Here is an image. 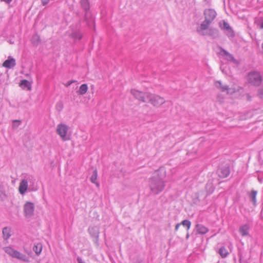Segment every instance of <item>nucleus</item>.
Instances as JSON below:
<instances>
[{
	"instance_id": "nucleus-31",
	"label": "nucleus",
	"mask_w": 263,
	"mask_h": 263,
	"mask_svg": "<svg viewBox=\"0 0 263 263\" xmlns=\"http://www.w3.org/2000/svg\"><path fill=\"white\" fill-rule=\"evenodd\" d=\"M181 224L183 226L186 227L187 230H189L191 227V222L188 220H184L182 221Z\"/></svg>"
},
{
	"instance_id": "nucleus-3",
	"label": "nucleus",
	"mask_w": 263,
	"mask_h": 263,
	"mask_svg": "<svg viewBox=\"0 0 263 263\" xmlns=\"http://www.w3.org/2000/svg\"><path fill=\"white\" fill-rule=\"evenodd\" d=\"M3 249L6 253L13 258H17L26 262H30V259L29 257L14 249L12 247H6L4 248Z\"/></svg>"
},
{
	"instance_id": "nucleus-34",
	"label": "nucleus",
	"mask_w": 263,
	"mask_h": 263,
	"mask_svg": "<svg viewBox=\"0 0 263 263\" xmlns=\"http://www.w3.org/2000/svg\"><path fill=\"white\" fill-rule=\"evenodd\" d=\"M77 260L79 263H85L80 257H78Z\"/></svg>"
},
{
	"instance_id": "nucleus-16",
	"label": "nucleus",
	"mask_w": 263,
	"mask_h": 263,
	"mask_svg": "<svg viewBox=\"0 0 263 263\" xmlns=\"http://www.w3.org/2000/svg\"><path fill=\"white\" fill-rule=\"evenodd\" d=\"M230 173V169L228 166L220 168L217 171L218 176L221 178L227 177L229 175Z\"/></svg>"
},
{
	"instance_id": "nucleus-11",
	"label": "nucleus",
	"mask_w": 263,
	"mask_h": 263,
	"mask_svg": "<svg viewBox=\"0 0 263 263\" xmlns=\"http://www.w3.org/2000/svg\"><path fill=\"white\" fill-rule=\"evenodd\" d=\"M211 22L204 20L203 22L200 24V25L197 28V32L201 35H205L208 34L205 31L208 29Z\"/></svg>"
},
{
	"instance_id": "nucleus-38",
	"label": "nucleus",
	"mask_w": 263,
	"mask_h": 263,
	"mask_svg": "<svg viewBox=\"0 0 263 263\" xmlns=\"http://www.w3.org/2000/svg\"><path fill=\"white\" fill-rule=\"evenodd\" d=\"M209 31H212L215 34H217V30L216 29H210Z\"/></svg>"
},
{
	"instance_id": "nucleus-37",
	"label": "nucleus",
	"mask_w": 263,
	"mask_h": 263,
	"mask_svg": "<svg viewBox=\"0 0 263 263\" xmlns=\"http://www.w3.org/2000/svg\"><path fill=\"white\" fill-rule=\"evenodd\" d=\"M2 1L5 2L7 4H10L12 0H1Z\"/></svg>"
},
{
	"instance_id": "nucleus-14",
	"label": "nucleus",
	"mask_w": 263,
	"mask_h": 263,
	"mask_svg": "<svg viewBox=\"0 0 263 263\" xmlns=\"http://www.w3.org/2000/svg\"><path fill=\"white\" fill-rule=\"evenodd\" d=\"M88 232L91 237L95 239V241L97 242L99 239V228L97 226L91 227L88 229Z\"/></svg>"
},
{
	"instance_id": "nucleus-26",
	"label": "nucleus",
	"mask_w": 263,
	"mask_h": 263,
	"mask_svg": "<svg viewBox=\"0 0 263 263\" xmlns=\"http://www.w3.org/2000/svg\"><path fill=\"white\" fill-rule=\"evenodd\" d=\"M257 191H252V192L250 193L249 195L250 198L251 199V201L253 202L254 204H255L256 202V195H257Z\"/></svg>"
},
{
	"instance_id": "nucleus-44",
	"label": "nucleus",
	"mask_w": 263,
	"mask_h": 263,
	"mask_svg": "<svg viewBox=\"0 0 263 263\" xmlns=\"http://www.w3.org/2000/svg\"><path fill=\"white\" fill-rule=\"evenodd\" d=\"M248 99L249 100V95H248Z\"/></svg>"
},
{
	"instance_id": "nucleus-1",
	"label": "nucleus",
	"mask_w": 263,
	"mask_h": 263,
	"mask_svg": "<svg viewBox=\"0 0 263 263\" xmlns=\"http://www.w3.org/2000/svg\"><path fill=\"white\" fill-rule=\"evenodd\" d=\"M35 179L31 176H26L21 180L18 186V192L20 194L23 195L28 191L29 192H34L37 190V187L34 186Z\"/></svg>"
},
{
	"instance_id": "nucleus-24",
	"label": "nucleus",
	"mask_w": 263,
	"mask_h": 263,
	"mask_svg": "<svg viewBox=\"0 0 263 263\" xmlns=\"http://www.w3.org/2000/svg\"><path fill=\"white\" fill-rule=\"evenodd\" d=\"M3 234L4 239H8L11 236L10 229L7 227L4 228L3 230Z\"/></svg>"
},
{
	"instance_id": "nucleus-25",
	"label": "nucleus",
	"mask_w": 263,
	"mask_h": 263,
	"mask_svg": "<svg viewBox=\"0 0 263 263\" xmlns=\"http://www.w3.org/2000/svg\"><path fill=\"white\" fill-rule=\"evenodd\" d=\"M33 250L36 253V255H39L42 252V246L41 243H37L35 245L33 248Z\"/></svg>"
},
{
	"instance_id": "nucleus-13",
	"label": "nucleus",
	"mask_w": 263,
	"mask_h": 263,
	"mask_svg": "<svg viewBox=\"0 0 263 263\" xmlns=\"http://www.w3.org/2000/svg\"><path fill=\"white\" fill-rule=\"evenodd\" d=\"M204 15L205 20L212 23L216 17L217 14L214 10L209 9L204 11Z\"/></svg>"
},
{
	"instance_id": "nucleus-45",
	"label": "nucleus",
	"mask_w": 263,
	"mask_h": 263,
	"mask_svg": "<svg viewBox=\"0 0 263 263\" xmlns=\"http://www.w3.org/2000/svg\"><path fill=\"white\" fill-rule=\"evenodd\" d=\"M262 94H263V92L262 93Z\"/></svg>"
},
{
	"instance_id": "nucleus-18",
	"label": "nucleus",
	"mask_w": 263,
	"mask_h": 263,
	"mask_svg": "<svg viewBox=\"0 0 263 263\" xmlns=\"http://www.w3.org/2000/svg\"><path fill=\"white\" fill-rule=\"evenodd\" d=\"M196 228L197 233L201 235L205 234L209 232V229L201 224H197Z\"/></svg>"
},
{
	"instance_id": "nucleus-30",
	"label": "nucleus",
	"mask_w": 263,
	"mask_h": 263,
	"mask_svg": "<svg viewBox=\"0 0 263 263\" xmlns=\"http://www.w3.org/2000/svg\"><path fill=\"white\" fill-rule=\"evenodd\" d=\"M21 121L18 120H13L12 122V127L13 129H16L21 124Z\"/></svg>"
},
{
	"instance_id": "nucleus-33",
	"label": "nucleus",
	"mask_w": 263,
	"mask_h": 263,
	"mask_svg": "<svg viewBox=\"0 0 263 263\" xmlns=\"http://www.w3.org/2000/svg\"><path fill=\"white\" fill-rule=\"evenodd\" d=\"M0 197L2 200H4L6 198V195L3 191H0Z\"/></svg>"
},
{
	"instance_id": "nucleus-41",
	"label": "nucleus",
	"mask_w": 263,
	"mask_h": 263,
	"mask_svg": "<svg viewBox=\"0 0 263 263\" xmlns=\"http://www.w3.org/2000/svg\"><path fill=\"white\" fill-rule=\"evenodd\" d=\"M220 69H221V70L222 71V72L223 73H226V72H225V71H224V69L223 68L222 66H220Z\"/></svg>"
},
{
	"instance_id": "nucleus-8",
	"label": "nucleus",
	"mask_w": 263,
	"mask_h": 263,
	"mask_svg": "<svg viewBox=\"0 0 263 263\" xmlns=\"http://www.w3.org/2000/svg\"><path fill=\"white\" fill-rule=\"evenodd\" d=\"M69 127L67 125L61 123L57 125V133L60 136L63 141H66L69 139V137L67 136Z\"/></svg>"
},
{
	"instance_id": "nucleus-5",
	"label": "nucleus",
	"mask_w": 263,
	"mask_h": 263,
	"mask_svg": "<svg viewBox=\"0 0 263 263\" xmlns=\"http://www.w3.org/2000/svg\"><path fill=\"white\" fill-rule=\"evenodd\" d=\"M215 86L218 88L220 89L222 91H227L228 95H232L237 91H239L241 89V87L236 85H233L231 87H229L227 85H222L220 81H217L215 83Z\"/></svg>"
},
{
	"instance_id": "nucleus-10",
	"label": "nucleus",
	"mask_w": 263,
	"mask_h": 263,
	"mask_svg": "<svg viewBox=\"0 0 263 263\" xmlns=\"http://www.w3.org/2000/svg\"><path fill=\"white\" fill-rule=\"evenodd\" d=\"M131 93L137 99L143 102H147L148 98L146 97L145 95L149 93V92H143L136 89H132L131 90Z\"/></svg>"
},
{
	"instance_id": "nucleus-2",
	"label": "nucleus",
	"mask_w": 263,
	"mask_h": 263,
	"mask_svg": "<svg viewBox=\"0 0 263 263\" xmlns=\"http://www.w3.org/2000/svg\"><path fill=\"white\" fill-rule=\"evenodd\" d=\"M165 183L162 177L156 173L149 180V186L152 193L157 195L162 192L165 187Z\"/></svg>"
},
{
	"instance_id": "nucleus-9",
	"label": "nucleus",
	"mask_w": 263,
	"mask_h": 263,
	"mask_svg": "<svg viewBox=\"0 0 263 263\" xmlns=\"http://www.w3.org/2000/svg\"><path fill=\"white\" fill-rule=\"evenodd\" d=\"M220 28L224 30V33L229 37H233L234 33L229 24L225 21L219 23Z\"/></svg>"
},
{
	"instance_id": "nucleus-36",
	"label": "nucleus",
	"mask_w": 263,
	"mask_h": 263,
	"mask_svg": "<svg viewBox=\"0 0 263 263\" xmlns=\"http://www.w3.org/2000/svg\"><path fill=\"white\" fill-rule=\"evenodd\" d=\"M180 225H181V223H178V224H177L176 225V226H175V231H177L179 229Z\"/></svg>"
},
{
	"instance_id": "nucleus-21",
	"label": "nucleus",
	"mask_w": 263,
	"mask_h": 263,
	"mask_svg": "<svg viewBox=\"0 0 263 263\" xmlns=\"http://www.w3.org/2000/svg\"><path fill=\"white\" fill-rule=\"evenodd\" d=\"M20 86L24 89L27 88L28 90H31V84L26 80L21 81Z\"/></svg>"
},
{
	"instance_id": "nucleus-29",
	"label": "nucleus",
	"mask_w": 263,
	"mask_h": 263,
	"mask_svg": "<svg viewBox=\"0 0 263 263\" xmlns=\"http://www.w3.org/2000/svg\"><path fill=\"white\" fill-rule=\"evenodd\" d=\"M255 23L260 29H263V17H261L257 20L255 21Z\"/></svg>"
},
{
	"instance_id": "nucleus-28",
	"label": "nucleus",
	"mask_w": 263,
	"mask_h": 263,
	"mask_svg": "<svg viewBox=\"0 0 263 263\" xmlns=\"http://www.w3.org/2000/svg\"><path fill=\"white\" fill-rule=\"evenodd\" d=\"M219 253L222 257H225L228 255V251L224 247H221L220 248Z\"/></svg>"
},
{
	"instance_id": "nucleus-35",
	"label": "nucleus",
	"mask_w": 263,
	"mask_h": 263,
	"mask_svg": "<svg viewBox=\"0 0 263 263\" xmlns=\"http://www.w3.org/2000/svg\"><path fill=\"white\" fill-rule=\"evenodd\" d=\"M49 1L50 0H41L42 3L44 6L47 4L49 3Z\"/></svg>"
},
{
	"instance_id": "nucleus-22",
	"label": "nucleus",
	"mask_w": 263,
	"mask_h": 263,
	"mask_svg": "<svg viewBox=\"0 0 263 263\" xmlns=\"http://www.w3.org/2000/svg\"><path fill=\"white\" fill-rule=\"evenodd\" d=\"M98 177L97 171L95 170L90 177V181L92 183L96 184L97 186H99V183L97 181Z\"/></svg>"
},
{
	"instance_id": "nucleus-7",
	"label": "nucleus",
	"mask_w": 263,
	"mask_h": 263,
	"mask_svg": "<svg viewBox=\"0 0 263 263\" xmlns=\"http://www.w3.org/2000/svg\"><path fill=\"white\" fill-rule=\"evenodd\" d=\"M35 205L34 203L27 201L23 205L24 216L27 219L31 218L34 214Z\"/></svg>"
},
{
	"instance_id": "nucleus-39",
	"label": "nucleus",
	"mask_w": 263,
	"mask_h": 263,
	"mask_svg": "<svg viewBox=\"0 0 263 263\" xmlns=\"http://www.w3.org/2000/svg\"><path fill=\"white\" fill-rule=\"evenodd\" d=\"M204 1V2L207 4V5H209L210 3V2H211V0H203Z\"/></svg>"
},
{
	"instance_id": "nucleus-19",
	"label": "nucleus",
	"mask_w": 263,
	"mask_h": 263,
	"mask_svg": "<svg viewBox=\"0 0 263 263\" xmlns=\"http://www.w3.org/2000/svg\"><path fill=\"white\" fill-rule=\"evenodd\" d=\"M80 3H81L82 8L84 9V10L86 12H87L89 11V8H90L89 1L88 0H81Z\"/></svg>"
},
{
	"instance_id": "nucleus-23",
	"label": "nucleus",
	"mask_w": 263,
	"mask_h": 263,
	"mask_svg": "<svg viewBox=\"0 0 263 263\" xmlns=\"http://www.w3.org/2000/svg\"><path fill=\"white\" fill-rule=\"evenodd\" d=\"M88 90L87 85L85 84H82L80 87L79 90H78V93L80 95H83L86 93Z\"/></svg>"
},
{
	"instance_id": "nucleus-32",
	"label": "nucleus",
	"mask_w": 263,
	"mask_h": 263,
	"mask_svg": "<svg viewBox=\"0 0 263 263\" xmlns=\"http://www.w3.org/2000/svg\"><path fill=\"white\" fill-rule=\"evenodd\" d=\"M56 108L59 111H61L63 108V103L61 102H58L56 105Z\"/></svg>"
},
{
	"instance_id": "nucleus-12",
	"label": "nucleus",
	"mask_w": 263,
	"mask_h": 263,
	"mask_svg": "<svg viewBox=\"0 0 263 263\" xmlns=\"http://www.w3.org/2000/svg\"><path fill=\"white\" fill-rule=\"evenodd\" d=\"M219 53L227 61L236 64L238 63L237 61L234 58L233 55L226 50L221 49Z\"/></svg>"
},
{
	"instance_id": "nucleus-15",
	"label": "nucleus",
	"mask_w": 263,
	"mask_h": 263,
	"mask_svg": "<svg viewBox=\"0 0 263 263\" xmlns=\"http://www.w3.org/2000/svg\"><path fill=\"white\" fill-rule=\"evenodd\" d=\"M16 65L15 60L9 56L7 60H6L3 64V66L9 69L14 67Z\"/></svg>"
},
{
	"instance_id": "nucleus-43",
	"label": "nucleus",
	"mask_w": 263,
	"mask_h": 263,
	"mask_svg": "<svg viewBox=\"0 0 263 263\" xmlns=\"http://www.w3.org/2000/svg\"><path fill=\"white\" fill-rule=\"evenodd\" d=\"M87 24H88V26H90V24L88 22H87Z\"/></svg>"
},
{
	"instance_id": "nucleus-6",
	"label": "nucleus",
	"mask_w": 263,
	"mask_h": 263,
	"mask_svg": "<svg viewBox=\"0 0 263 263\" xmlns=\"http://www.w3.org/2000/svg\"><path fill=\"white\" fill-rule=\"evenodd\" d=\"M145 95L148 98L147 102L151 103L154 106H160L165 102L164 99L159 96L151 93L146 94Z\"/></svg>"
},
{
	"instance_id": "nucleus-17",
	"label": "nucleus",
	"mask_w": 263,
	"mask_h": 263,
	"mask_svg": "<svg viewBox=\"0 0 263 263\" xmlns=\"http://www.w3.org/2000/svg\"><path fill=\"white\" fill-rule=\"evenodd\" d=\"M250 227L248 224L241 226L239 229V232L242 237L249 235Z\"/></svg>"
},
{
	"instance_id": "nucleus-40",
	"label": "nucleus",
	"mask_w": 263,
	"mask_h": 263,
	"mask_svg": "<svg viewBox=\"0 0 263 263\" xmlns=\"http://www.w3.org/2000/svg\"><path fill=\"white\" fill-rule=\"evenodd\" d=\"M72 82H73L72 81H69V82H68L66 84V86L67 87L70 86L72 83Z\"/></svg>"
},
{
	"instance_id": "nucleus-4",
	"label": "nucleus",
	"mask_w": 263,
	"mask_h": 263,
	"mask_svg": "<svg viewBox=\"0 0 263 263\" xmlns=\"http://www.w3.org/2000/svg\"><path fill=\"white\" fill-rule=\"evenodd\" d=\"M247 81L252 85L259 86L261 83L262 77L259 72L252 71L248 74Z\"/></svg>"
},
{
	"instance_id": "nucleus-27",
	"label": "nucleus",
	"mask_w": 263,
	"mask_h": 263,
	"mask_svg": "<svg viewBox=\"0 0 263 263\" xmlns=\"http://www.w3.org/2000/svg\"><path fill=\"white\" fill-rule=\"evenodd\" d=\"M40 42V36L37 34H34L31 39V42L34 45H37Z\"/></svg>"
},
{
	"instance_id": "nucleus-42",
	"label": "nucleus",
	"mask_w": 263,
	"mask_h": 263,
	"mask_svg": "<svg viewBox=\"0 0 263 263\" xmlns=\"http://www.w3.org/2000/svg\"><path fill=\"white\" fill-rule=\"evenodd\" d=\"M91 23H92V24H93V23H94V21H93V20H91Z\"/></svg>"
},
{
	"instance_id": "nucleus-20",
	"label": "nucleus",
	"mask_w": 263,
	"mask_h": 263,
	"mask_svg": "<svg viewBox=\"0 0 263 263\" xmlns=\"http://www.w3.org/2000/svg\"><path fill=\"white\" fill-rule=\"evenodd\" d=\"M71 37L74 40H80L82 37V34L79 30H76L71 33Z\"/></svg>"
}]
</instances>
